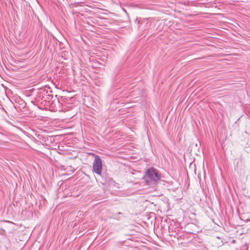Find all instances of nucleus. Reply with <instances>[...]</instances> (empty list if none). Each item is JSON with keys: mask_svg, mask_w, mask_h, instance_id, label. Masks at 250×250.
Here are the masks:
<instances>
[{"mask_svg": "<svg viewBox=\"0 0 250 250\" xmlns=\"http://www.w3.org/2000/svg\"><path fill=\"white\" fill-rule=\"evenodd\" d=\"M161 178L157 170L153 168H149L146 172V175L143 177V180L146 184L149 186L155 184Z\"/></svg>", "mask_w": 250, "mask_h": 250, "instance_id": "obj_1", "label": "nucleus"}, {"mask_svg": "<svg viewBox=\"0 0 250 250\" xmlns=\"http://www.w3.org/2000/svg\"><path fill=\"white\" fill-rule=\"evenodd\" d=\"M59 101L55 95L53 96V95L48 94V110L51 111H57L58 110V106L59 105Z\"/></svg>", "mask_w": 250, "mask_h": 250, "instance_id": "obj_2", "label": "nucleus"}, {"mask_svg": "<svg viewBox=\"0 0 250 250\" xmlns=\"http://www.w3.org/2000/svg\"><path fill=\"white\" fill-rule=\"evenodd\" d=\"M94 157V160L93 164V171L98 175L101 176L102 173V161L98 155L93 154Z\"/></svg>", "mask_w": 250, "mask_h": 250, "instance_id": "obj_3", "label": "nucleus"}, {"mask_svg": "<svg viewBox=\"0 0 250 250\" xmlns=\"http://www.w3.org/2000/svg\"><path fill=\"white\" fill-rule=\"evenodd\" d=\"M50 82V83H48V89H52V87L56 88V86L55 84V82L53 81V80H52L51 79L48 78V83Z\"/></svg>", "mask_w": 250, "mask_h": 250, "instance_id": "obj_4", "label": "nucleus"}, {"mask_svg": "<svg viewBox=\"0 0 250 250\" xmlns=\"http://www.w3.org/2000/svg\"><path fill=\"white\" fill-rule=\"evenodd\" d=\"M50 82V83H48V89H52V87L56 88V86L55 84V82L53 81V80H52L51 79L48 78V83Z\"/></svg>", "mask_w": 250, "mask_h": 250, "instance_id": "obj_5", "label": "nucleus"}, {"mask_svg": "<svg viewBox=\"0 0 250 250\" xmlns=\"http://www.w3.org/2000/svg\"><path fill=\"white\" fill-rule=\"evenodd\" d=\"M38 137H39V139L40 140L42 139V141H41V142L42 143V144H43V143H44L45 144H45L46 140H45V138L43 137L42 136H41V135H39Z\"/></svg>", "mask_w": 250, "mask_h": 250, "instance_id": "obj_6", "label": "nucleus"}, {"mask_svg": "<svg viewBox=\"0 0 250 250\" xmlns=\"http://www.w3.org/2000/svg\"><path fill=\"white\" fill-rule=\"evenodd\" d=\"M16 100L18 101V102H21L22 103H24V102L20 97L17 98Z\"/></svg>", "mask_w": 250, "mask_h": 250, "instance_id": "obj_7", "label": "nucleus"}, {"mask_svg": "<svg viewBox=\"0 0 250 250\" xmlns=\"http://www.w3.org/2000/svg\"><path fill=\"white\" fill-rule=\"evenodd\" d=\"M44 106H45V105H44ZM39 107H40V108H42L43 109H45V110H46V107H45V106L43 107L42 105H41L39 106Z\"/></svg>", "mask_w": 250, "mask_h": 250, "instance_id": "obj_8", "label": "nucleus"}, {"mask_svg": "<svg viewBox=\"0 0 250 250\" xmlns=\"http://www.w3.org/2000/svg\"><path fill=\"white\" fill-rule=\"evenodd\" d=\"M49 137L50 138V141H51V138L53 137V136L50 135V136H49Z\"/></svg>", "mask_w": 250, "mask_h": 250, "instance_id": "obj_9", "label": "nucleus"}, {"mask_svg": "<svg viewBox=\"0 0 250 250\" xmlns=\"http://www.w3.org/2000/svg\"><path fill=\"white\" fill-rule=\"evenodd\" d=\"M49 129V128H48V131H47V132H48H48H49V131L48 130V129Z\"/></svg>", "mask_w": 250, "mask_h": 250, "instance_id": "obj_10", "label": "nucleus"}]
</instances>
